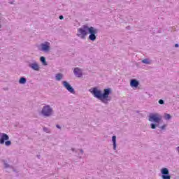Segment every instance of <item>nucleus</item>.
<instances>
[{
  "instance_id": "nucleus-1",
  "label": "nucleus",
  "mask_w": 179,
  "mask_h": 179,
  "mask_svg": "<svg viewBox=\"0 0 179 179\" xmlns=\"http://www.w3.org/2000/svg\"><path fill=\"white\" fill-rule=\"evenodd\" d=\"M88 33L90 34L88 39L90 40V41H96L99 29L93 27H89L87 24L83 25L82 27L78 29L77 36L82 40H85L86 36H87Z\"/></svg>"
},
{
  "instance_id": "nucleus-2",
  "label": "nucleus",
  "mask_w": 179,
  "mask_h": 179,
  "mask_svg": "<svg viewBox=\"0 0 179 179\" xmlns=\"http://www.w3.org/2000/svg\"><path fill=\"white\" fill-rule=\"evenodd\" d=\"M90 92L98 100H101L103 104H108V101H111V89L107 88L103 90V92L101 90L97 89V87H94L92 90H90Z\"/></svg>"
},
{
  "instance_id": "nucleus-3",
  "label": "nucleus",
  "mask_w": 179,
  "mask_h": 179,
  "mask_svg": "<svg viewBox=\"0 0 179 179\" xmlns=\"http://www.w3.org/2000/svg\"><path fill=\"white\" fill-rule=\"evenodd\" d=\"M53 113L54 110H52V108L50 105L44 106L41 110V114L43 117H51Z\"/></svg>"
},
{
  "instance_id": "nucleus-4",
  "label": "nucleus",
  "mask_w": 179,
  "mask_h": 179,
  "mask_svg": "<svg viewBox=\"0 0 179 179\" xmlns=\"http://www.w3.org/2000/svg\"><path fill=\"white\" fill-rule=\"evenodd\" d=\"M148 120L150 122H155L156 124H159L160 121H162V117L159 115V114H151L149 116Z\"/></svg>"
},
{
  "instance_id": "nucleus-5",
  "label": "nucleus",
  "mask_w": 179,
  "mask_h": 179,
  "mask_svg": "<svg viewBox=\"0 0 179 179\" xmlns=\"http://www.w3.org/2000/svg\"><path fill=\"white\" fill-rule=\"evenodd\" d=\"M162 173V179H171V176H170V172L167 168H162L161 170Z\"/></svg>"
},
{
  "instance_id": "nucleus-6",
  "label": "nucleus",
  "mask_w": 179,
  "mask_h": 179,
  "mask_svg": "<svg viewBox=\"0 0 179 179\" xmlns=\"http://www.w3.org/2000/svg\"><path fill=\"white\" fill-rule=\"evenodd\" d=\"M62 85L64 87H65L66 90H68V92L72 93L73 94H75V89H73V87H72L69 83H67L66 81H62Z\"/></svg>"
},
{
  "instance_id": "nucleus-7",
  "label": "nucleus",
  "mask_w": 179,
  "mask_h": 179,
  "mask_svg": "<svg viewBox=\"0 0 179 179\" xmlns=\"http://www.w3.org/2000/svg\"><path fill=\"white\" fill-rule=\"evenodd\" d=\"M6 141H9V136L5 133L0 132V145H5Z\"/></svg>"
},
{
  "instance_id": "nucleus-8",
  "label": "nucleus",
  "mask_w": 179,
  "mask_h": 179,
  "mask_svg": "<svg viewBox=\"0 0 179 179\" xmlns=\"http://www.w3.org/2000/svg\"><path fill=\"white\" fill-rule=\"evenodd\" d=\"M41 51H44L45 52H48L50 51V43L45 42V43L41 44Z\"/></svg>"
},
{
  "instance_id": "nucleus-9",
  "label": "nucleus",
  "mask_w": 179,
  "mask_h": 179,
  "mask_svg": "<svg viewBox=\"0 0 179 179\" xmlns=\"http://www.w3.org/2000/svg\"><path fill=\"white\" fill-rule=\"evenodd\" d=\"M73 73L75 76H77V78H82L83 73L82 72V69L76 67L73 70Z\"/></svg>"
},
{
  "instance_id": "nucleus-10",
  "label": "nucleus",
  "mask_w": 179,
  "mask_h": 179,
  "mask_svg": "<svg viewBox=\"0 0 179 179\" xmlns=\"http://www.w3.org/2000/svg\"><path fill=\"white\" fill-rule=\"evenodd\" d=\"M29 68H31L34 71H40V66H38V64L37 62H33L30 63L29 64Z\"/></svg>"
},
{
  "instance_id": "nucleus-11",
  "label": "nucleus",
  "mask_w": 179,
  "mask_h": 179,
  "mask_svg": "<svg viewBox=\"0 0 179 179\" xmlns=\"http://www.w3.org/2000/svg\"><path fill=\"white\" fill-rule=\"evenodd\" d=\"M130 86L131 87H138L139 86V81L136 80V79H132L130 81Z\"/></svg>"
},
{
  "instance_id": "nucleus-12",
  "label": "nucleus",
  "mask_w": 179,
  "mask_h": 179,
  "mask_svg": "<svg viewBox=\"0 0 179 179\" xmlns=\"http://www.w3.org/2000/svg\"><path fill=\"white\" fill-rule=\"evenodd\" d=\"M112 142L113 143V150H117V136H113Z\"/></svg>"
},
{
  "instance_id": "nucleus-13",
  "label": "nucleus",
  "mask_w": 179,
  "mask_h": 179,
  "mask_svg": "<svg viewBox=\"0 0 179 179\" xmlns=\"http://www.w3.org/2000/svg\"><path fill=\"white\" fill-rule=\"evenodd\" d=\"M71 150L72 152H76V153H78V152H80V153L78 154V157H80V159H82V156H83V150H75V148H72Z\"/></svg>"
},
{
  "instance_id": "nucleus-14",
  "label": "nucleus",
  "mask_w": 179,
  "mask_h": 179,
  "mask_svg": "<svg viewBox=\"0 0 179 179\" xmlns=\"http://www.w3.org/2000/svg\"><path fill=\"white\" fill-rule=\"evenodd\" d=\"M26 82H27V79L24 77H21L19 80L20 85H26Z\"/></svg>"
},
{
  "instance_id": "nucleus-15",
  "label": "nucleus",
  "mask_w": 179,
  "mask_h": 179,
  "mask_svg": "<svg viewBox=\"0 0 179 179\" xmlns=\"http://www.w3.org/2000/svg\"><path fill=\"white\" fill-rule=\"evenodd\" d=\"M40 61H41V62H42V64H43V65H45V66H47L48 65V64H47V61H45V57H40Z\"/></svg>"
},
{
  "instance_id": "nucleus-16",
  "label": "nucleus",
  "mask_w": 179,
  "mask_h": 179,
  "mask_svg": "<svg viewBox=\"0 0 179 179\" xmlns=\"http://www.w3.org/2000/svg\"><path fill=\"white\" fill-rule=\"evenodd\" d=\"M61 79H62V73L56 74L55 80L59 81V80H61Z\"/></svg>"
},
{
  "instance_id": "nucleus-17",
  "label": "nucleus",
  "mask_w": 179,
  "mask_h": 179,
  "mask_svg": "<svg viewBox=\"0 0 179 179\" xmlns=\"http://www.w3.org/2000/svg\"><path fill=\"white\" fill-rule=\"evenodd\" d=\"M164 118V120H171V115L169 113H165Z\"/></svg>"
},
{
  "instance_id": "nucleus-18",
  "label": "nucleus",
  "mask_w": 179,
  "mask_h": 179,
  "mask_svg": "<svg viewBox=\"0 0 179 179\" xmlns=\"http://www.w3.org/2000/svg\"><path fill=\"white\" fill-rule=\"evenodd\" d=\"M157 127H159V123H157V124L151 123L150 124V127L152 129H156Z\"/></svg>"
},
{
  "instance_id": "nucleus-19",
  "label": "nucleus",
  "mask_w": 179,
  "mask_h": 179,
  "mask_svg": "<svg viewBox=\"0 0 179 179\" xmlns=\"http://www.w3.org/2000/svg\"><path fill=\"white\" fill-rule=\"evenodd\" d=\"M4 144L6 146H10V145H12V141L7 140L4 141Z\"/></svg>"
},
{
  "instance_id": "nucleus-20",
  "label": "nucleus",
  "mask_w": 179,
  "mask_h": 179,
  "mask_svg": "<svg viewBox=\"0 0 179 179\" xmlns=\"http://www.w3.org/2000/svg\"><path fill=\"white\" fill-rule=\"evenodd\" d=\"M143 64H150V60L149 59H144L142 60Z\"/></svg>"
},
{
  "instance_id": "nucleus-21",
  "label": "nucleus",
  "mask_w": 179,
  "mask_h": 179,
  "mask_svg": "<svg viewBox=\"0 0 179 179\" xmlns=\"http://www.w3.org/2000/svg\"><path fill=\"white\" fill-rule=\"evenodd\" d=\"M43 131L46 132V134H50L51 132V131L50 130V129L47 128V127H43Z\"/></svg>"
},
{
  "instance_id": "nucleus-22",
  "label": "nucleus",
  "mask_w": 179,
  "mask_h": 179,
  "mask_svg": "<svg viewBox=\"0 0 179 179\" xmlns=\"http://www.w3.org/2000/svg\"><path fill=\"white\" fill-rule=\"evenodd\" d=\"M4 167L5 169L12 168V166H10V165H9V164L6 163L5 161H4Z\"/></svg>"
},
{
  "instance_id": "nucleus-23",
  "label": "nucleus",
  "mask_w": 179,
  "mask_h": 179,
  "mask_svg": "<svg viewBox=\"0 0 179 179\" xmlns=\"http://www.w3.org/2000/svg\"><path fill=\"white\" fill-rule=\"evenodd\" d=\"M158 103L159 104H164V101L163 99H159Z\"/></svg>"
},
{
  "instance_id": "nucleus-24",
  "label": "nucleus",
  "mask_w": 179,
  "mask_h": 179,
  "mask_svg": "<svg viewBox=\"0 0 179 179\" xmlns=\"http://www.w3.org/2000/svg\"><path fill=\"white\" fill-rule=\"evenodd\" d=\"M159 128H160V129H162V130L166 129V124H164L163 126L160 127Z\"/></svg>"
},
{
  "instance_id": "nucleus-25",
  "label": "nucleus",
  "mask_w": 179,
  "mask_h": 179,
  "mask_svg": "<svg viewBox=\"0 0 179 179\" xmlns=\"http://www.w3.org/2000/svg\"><path fill=\"white\" fill-rule=\"evenodd\" d=\"M59 19H60V20H62L64 19V15H59Z\"/></svg>"
},
{
  "instance_id": "nucleus-26",
  "label": "nucleus",
  "mask_w": 179,
  "mask_h": 179,
  "mask_svg": "<svg viewBox=\"0 0 179 179\" xmlns=\"http://www.w3.org/2000/svg\"><path fill=\"white\" fill-rule=\"evenodd\" d=\"M56 127H57L58 129H61V126H59V124H57V125H56Z\"/></svg>"
},
{
  "instance_id": "nucleus-27",
  "label": "nucleus",
  "mask_w": 179,
  "mask_h": 179,
  "mask_svg": "<svg viewBox=\"0 0 179 179\" xmlns=\"http://www.w3.org/2000/svg\"><path fill=\"white\" fill-rule=\"evenodd\" d=\"M178 47H179L178 43L175 44V48H178Z\"/></svg>"
},
{
  "instance_id": "nucleus-28",
  "label": "nucleus",
  "mask_w": 179,
  "mask_h": 179,
  "mask_svg": "<svg viewBox=\"0 0 179 179\" xmlns=\"http://www.w3.org/2000/svg\"><path fill=\"white\" fill-rule=\"evenodd\" d=\"M11 169H13V171L16 172V169H15V168H13V166H12Z\"/></svg>"
},
{
  "instance_id": "nucleus-29",
  "label": "nucleus",
  "mask_w": 179,
  "mask_h": 179,
  "mask_svg": "<svg viewBox=\"0 0 179 179\" xmlns=\"http://www.w3.org/2000/svg\"><path fill=\"white\" fill-rule=\"evenodd\" d=\"M37 157L40 159L41 156L40 155H37Z\"/></svg>"
},
{
  "instance_id": "nucleus-30",
  "label": "nucleus",
  "mask_w": 179,
  "mask_h": 179,
  "mask_svg": "<svg viewBox=\"0 0 179 179\" xmlns=\"http://www.w3.org/2000/svg\"><path fill=\"white\" fill-rule=\"evenodd\" d=\"M0 28H1V25H0Z\"/></svg>"
}]
</instances>
